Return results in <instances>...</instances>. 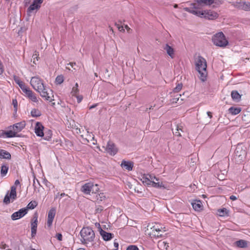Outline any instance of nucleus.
Wrapping results in <instances>:
<instances>
[{
	"label": "nucleus",
	"mask_w": 250,
	"mask_h": 250,
	"mask_svg": "<svg viewBox=\"0 0 250 250\" xmlns=\"http://www.w3.org/2000/svg\"><path fill=\"white\" fill-rule=\"evenodd\" d=\"M183 9L185 11L209 20H214L219 16L217 12L210 10L204 11L194 10L187 7H185Z\"/></svg>",
	"instance_id": "obj_1"
},
{
	"label": "nucleus",
	"mask_w": 250,
	"mask_h": 250,
	"mask_svg": "<svg viewBox=\"0 0 250 250\" xmlns=\"http://www.w3.org/2000/svg\"><path fill=\"white\" fill-rule=\"evenodd\" d=\"M196 70L200 75V79L202 82L207 79V62L202 56H198L195 63Z\"/></svg>",
	"instance_id": "obj_2"
},
{
	"label": "nucleus",
	"mask_w": 250,
	"mask_h": 250,
	"mask_svg": "<svg viewBox=\"0 0 250 250\" xmlns=\"http://www.w3.org/2000/svg\"><path fill=\"white\" fill-rule=\"evenodd\" d=\"M80 235L82 237L81 241L83 244L93 241L95 237L94 230L90 227H83L80 231Z\"/></svg>",
	"instance_id": "obj_3"
},
{
	"label": "nucleus",
	"mask_w": 250,
	"mask_h": 250,
	"mask_svg": "<svg viewBox=\"0 0 250 250\" xmlns=\"http://www.w3.org/2000/svg\"><path fill=\"white\" fill-rule=\"evenodd\" d=\"M212 41L214 44L221 47H225L229 44L228 41L222 32L214 35L212 37Z\"/></svg>",
	"instance_id": "obj_4"
},
{
	"label": "nucleus",
	"mask_w": 250,
	"mask_h": 250,
	"mask_svg": "<svg viewBox=\"0 0 250 250\" xmlns=\"http://www.w3.org/2000/svg\"><path fill=\"white\" fill-rule=\"evenodd\" d=\"M247 155L246 147L241 145L238 144L235 149L234 159L238 163H241L245 159Z\"/></svg>",
	"instance_id": "obj_5"
},
{
	"label": "nucleus",
	"mask_w": 250,
	"mask_h": 250,
	"mask_svg": "<svg viewBox=\"0 0 250 250\" xmlns=\"http://www.w3.org/2000/svg\"><path fill=\"white\" fill-rule=\"evenodd\" d=\"M30 83L33 88L37 91L43 89V87L45 86L43 80L37 76L32 77Z\"/></svg>",
	"instance_id": "obj_6"
},
{
	"label": "nucleus",
	"mask_w": 250,
	"mask_h": 250,
	"mask_svg": "<svg viewBox=\"0 0 250 250\" xmlns=\"http://www.w3.org/2000/svg\"><path fill=\"white\" fill-rule=\"evenodd\" d=\"M38 92L40 94L41 96L44 98L45 100L50 102L54 100L52 98L54 97L53 91L49 88H47L45 86L43 87V89L39 90Z\"/></svg>",
	"instance_id": "obj_7"
},
{
	"label": "nucleus",
	"mask_w": 250,
	"mask_h": 250,
	"mask_svg": "<svg viewBox=\"0 0 250 250\" xmlns=\"http://www.w3.org/2000/svg\"><path fill=\"white\" fill-rule=\"evenodd\" d=\"M164 229H165V227H163L158 224H156L151 228L152 234L157 237H162L163 236V233L166 231Z\"/></svg>",
	"instance_id": "obj_8"
},
{
	"label": "nucleus",
	"mask_w": 250,
	"mask_h": 250,
	"mask_svg": "<svg viewBox=\"0 0 250 250\" xmlns=\"http://www.w3.org/2000/svg\"><path fill=\"white\" fill-rule=\"evenodd\" d=\"M38 226V215L37 213L34 214L33 217L31 221V236L34 237L36 235Z\"/></svg>",
	"instance_id": "obj_9"
},
{
	"label": "nucleus",
	"mask_w": 250,
	"mask_h": 250,
	"mask_svg": "<svg viewBox=\"0 0 250 250\" xmlns=\"http://www.w3.org/2000/svg\"><path fill=\"white\" fill-rule=\"evenodd\" d=\"M43 0H33L32 3L29 6L27 10L28 14L32 13L35 10H38L40 8Z\"/></svg>",
	"instance_id": "obj_10"
},
{
	"label": "nucleus",
	"mask_w": 250,
	"mask_h": 250,
	"mask_svg": "<svg viewBox=\"0 0 250 250\" xmlns=\"http://www.w3.org/2000/svg\"><path fill=\"white\" fill-rule=\"evenodd\" d=\"M235 7L245 11L250 10V2H246L245 1H236L234 3Z\"/></svg>",
	"instance_id": "obj_11"
},
{
	"label": "nucleus",
	"mask_w": 250,
	"mask_h": 250,
	"mask_svg": "<svg viewBox=\"0 0 250 250\" xmlns=\"http://www.w3.org/2000/svg\"><path fill=\"white\" fill-rule=\"evenodd\" d=\"M27 213V209L22 208L19 209L18 211L13 213L11 215V219L13 220H18L23 217Z\"/></svg>",
	"instance_id": "obj_12"
},
{
	"label": "nucleus",
	"mask_w": 250,
	"mask_h": 250,
	"mask_svg": "<svg viewBox=\"0 0 250 250\" xmlns=\"http://www.w3.org/2000/svg\"><path fill=\"white\" fill-rule=\"evenodd\" d=\"M44 127L41 122H37L35 127V132L37 136L42 137L44 136Z\"/></svg>",
	"instance_id": "obj_13"
},
{
	"label": "nucleus",
	"mask_w": 250,
	"mask_h": 250,
	"mask_svg": "<svg viewBox=\"0 0 250 250\" xmlns=\"http://www.w3.org/2000/svg\"><path fill=\"white\" fill-rule=\"evenodd\" d=\"M94 185L91 183H87L83 185L81 188V190L85 194H90V192L92 191L94 193Z\"/></svg>",
	"instance_id": "obj_14"
},
{
	"label": "nucleus",
	"mask_w": 250,
	"mask_h": 250,
	"mask_svg": "<svg viewBox=\"0 0 250 250\" xmlns=\"http://www.w3.org/2000/svg\"><path fill=\"white\" fill-rule=\"evenodd\" d=\"M106 150L111 155H114L118 152V149L116 147L115 145L110 141H109L107 144Z\"/></svg>",
	"instance_id": "obj_15"
},
{
	"label": "nucleus",
	"mask_w": 250,
	"mask_h": 250,
	"mask_svg": "<svg viewBox=\"0 0 250 250\" xmlns=\"http://www.w3.org/2000/svg\"><path fill=\"white\" fill-rule=\"evenodd\" d=\"M13 79L15 82L18 84L19 87L24 93H25L30 89L29 87H27L23 82L21 81L19 77L14 75Z\"/></svg>",
	"instance_id": "obj_16"
},
{
	"label": "nucleus",
	"mask_w": 250,
	"mask_h": 250,
	"mask_svg": "<svg viewBox=\"0 0 250 250\" xmlns=\"http://www.w3.org/2000/svg\"><path fill=\"white\" fill-rule=\"evenodd\" d=\"M100 234L102 236L103 240L105 241H109L114 237V234L107 232L103 230L101 228H100Z\"/></svg>",
	"instance_id": "obj_17"
},
{
	"label": "nucleus",
	"mask_w": 250,
	"mask_h": 250,
	"mask_svg": "<svg viewBox=\"0 0 250 250\" xmlns=\"http://www.w3.org/2000/svg\"><path fill=\"white\" fill-rule=\"evenodd\" d=\"M134 163L131 161H126L125 160H123L122 163L121 164V166L122 168H125V169L128 170V171H131L132 170L133 167Z\"/></svg>",
	"instance_id": "obj_18"
},
{
	"label": "nucleus",
	"mask_w": 250,
	"mask_h": 250,
	"mask_svg": "<svg viewBox=\"0 0 250 250\" xmlns=\"http://www.w3.org/2000/svg\"><path fill=\"white\" fill-rule=\"evenodd\" d=\"M25 126V122H21L18 123H16L13 125L12 128L14 130V131H16V133L21 131ZM12 127V126H10V127Z\"/></svg>",
	"instance_id": "obj_19"
},
{
	"label": "nucleus",
	"mask_w": 250,
	"mask_h": 250,
	"mask_svg": "<svg viewBox=\"0 0 250 250\" xmlns=\"http://www.w3.org/2000/svg\"><path fill=\"white\" fill-rule=\"evenodd\" d=\"M164 49L167 51V54L171 59L174 58V50L171 46L167 43L164 47Z\"/></svg>",
	"instance_id": "obj_20"
},
{
	"label": "nucleus",
	"mask_w": 250,
	"mask_h": 250,
	"mask_svg": "<svg viewBox=\"0 0 250 250\" xmlns=\"http://www.w3.org/2000/svg\"><path fill=\"white\" fill-rule=\"evenodd\" d=\"M25 94L27 97L32 101L35 103L38 102L36 94L30 89H29Z\"/></svg>",
	"instance_id": "obj_21"
},
{
	"label": "nucleus",
	"mask_w": 250,
	"mask_h": 250,
	"mask_svg": "<svg viewBox=\"0 0 250 250\" xmlns=\"http://www.w3.org/2000/svg\"><path fill=\"white\" fill-rule=\"evenodd\" d=\"M182 97L181 95H176V96H174V97L170 100V102L171 104H176L177 103L179 104H181L183 103V101L184 100V98H181L180 99V98Z\"/></svg>",
	"instance_id": "obj_22"
},
{
	"label": "nucleus",
	"mask_w": 250,
	"mask_h": 250,
	"mask_svg": "<svg viewBox=\"0 0 250 250\" xmlns=\"http://www.w3.org/2000/svg\"><path fill=\"white\" fill-rule=\"evenodd\" d=\"M193 209L196 211H200L203 209V205L201 201L196 200L192 203Z\"/></svg>",
	"instance_id": "obj_23"
},
{
	"label": "nucleus",
	"mask_w": 250,
	"mask_h": 250,
	"mask_svg": "<svg viewBox=\"0 0 250 250\" xmlns=\"http://www.w3.org/2000/svg\"><path fill=\"white\" fill-rule=\"evenodd\" d=\"M11 158V155L9 152L4 149H0V159L10 160Z\"/></svg>",
	"instance_id": "obj_24"
},
{
	"label": "nucleus",
	"mask_w": 250,
	"mask_h": 250,
	"mask_svg": "<svg viewBox=\"0 0 250 250\" xmlns=\"http://www.w3.org/2000/svg\"><path fill=\"white\" fill-rule=\"evenodd\" d=\"M231 96L233 100L237 102L240 101L241 98V95L237 90L232 91L231 93Z\"/></svg>",
	"instance_id": "obj_25"
},
{
	"label": "nucleus",
	"mask_w": 250,
	"mask_h": 250,
	"mask_svg": "<svg viewBox=\"0 0 250 250\" xmlns=\"http://www.w3.org/2000/svg\"><path fill=\"white\" fill-rule=\"evenodd\" d=\"M4 134V137L6 138H13L17 137V134L16 131L13 130H8V131H4L3 132Z\"/></svg>",
	"instance_id": "obj_26"
},
{
	"label": "nucleus",
	"mask_w": 250,
	"mask_h": 250,
	"mask_svg": "<svg viewBox=\"0 0 250 250\" xmlns=\"http://www.w3.org/2000/svg\"><path fill=\"white\" fill-rule=\"evenodd\" d=\"M235 245L240 248H246L248 247L247 241L244 240H239L235 242Z\"/></svg>",
	"instance_id": "obj_27"
},
{
	"label": "nucleus",
	"mask_w": 250,
	"mask_h": 250,
	"mask_svg": "<svg viewBox=\"0 0 250 250\" xmlns=\"http://www.w3.org/2000/svg\"><path fill=\"white\" fill-rule=\"evenodd\" d=\"M241 108L239 107L231 106L229 109V113H231L232 115H234L239 114L241 111Z\"/></svg>",
	"instance_id": "obj_28"
},
{
	"label": "nucleus",
	"mask_w": 250,
	"mask_h": 250,
	"mask_svg": "<svg viewBox=\"0 0 250 250\" xmlns=\"http://www.w3.org/2000/svg\"><path fill=\"white\" fill-rule=\"evenodd\" d=\"M141 181L144 185L151 186L152 181L148 178L147 175L144 174L142 176Z\"/></svg>",
	"instance_id": "obj_29"
},
{
	"label": "nucleus",
	"mask_w": 250,
	"mask_h": 250,
	"mask_svg": "<svg viewBox=\"0 0 250 250\" xmlns=\"http://www.w3.org/2000/svg\"><path fill=\"white\" fill-rule=\"evenodd\" d=\"M43 139L46 141H50L52 136V131L49 129H45L44 131Z\"/></svg>",
	"instance_id": "obj_30"
},
{
	"label": "nucleus",
	"mask_w": 250,
	"mask_h": 250,
	"mask_svg": "<svg viewBox=\"0 0 250 250\" xmlns=\"http://www.w3.org/2000/svg\"><path fill=\"white\" fill-rule=\"evenodd\" d=\"M211 0H195L199 5L204 6V5H211Z\"/></svg>",
	"instance_id": "obj_31"
},
{
	"label": "nucleus",
	"mask_w": 250,
	"mask_h": 250,
	"mask_svg": "<svg viewBox=\"0 0 250 250\" xmlns=\"http://www.w3.org/2000/svg\"><path fill=\"white\" fill-rule=\"evenodd\" d=\"M217 212L218 214L220 216H225L229 215V211L227 210V208H224L218 209Z\"/></svg>",
	"instance_id": "obj_32"
},
{
	"label": "nucleus",
	"mask_w": 250,
	"mask_h": 250,
	"mask_svg": "<svg viewBox=\"0 0 250 250\" xmlns=\"http://www.w3.org/2000/svg\"><path fill=\"white\" fill-rule=\"evenodd\" d=\"M151 186L153 187L165 189L166 188L162 182L160 183L158 181H157V182H155L154 181H152Z\"/></svg>",
	"instance_id": "obj_33"
},
{
	"label": "nucleus",
	"mask_w": 250,
	"mask_h": 250,
	"mask_svg": "<svg viewBox=\"0 0 250 250\" xmlns=\"http://www.w3.org/2000/svg\"><path fill=\"white\" fill-rule=\"evenodd\" d=\"M38 205V203L36 201H32L30 203H28L27 207L26 208H25L27 209V212H28V210L29 209H33L35 208Z\"/></svg>",
	"instance_id": "obj_34"
},
{
	"label": "nucleus",
	"mask_w": 250,
	"mask_h": 250,
	"mask_svg": "<svg viewBox=\"0 0 250 250\" xmlns=\"http://www.w3.org/2000/svg\"><path fill=\"white\" fill-rule=\"evenodd\" d=\"M95 201L99 203L101 201H103L105 199V196L104 193H100L99 194H96L95 196Z\"/></svg>",
	"instance_id": "obj_35"
},
{
	"label": "nucleus",
	"mask_w": 250,
	"mask_h": 250,
	"mask_svg": "<svg viewBox=\"0 0 250 250\" xmlns=\"http://www.w3.org/2000/svg\"><path fill=\"white\" fill-rule=\"evenodd\" d=\"M9 167L7 166L2 165L0 167V174L2 177L5 176L7 173Z\"/></svg>",
	"instance_id": "obj_36"
},
{
	"label": "nucleus",
	"mask_w": 250,
	"mask_h": 250,
	"mask_svg": "<svg viewBox=\"0 0 250 250\" xmlns=\"http://www.w3.org/2000/svg\"><path fill=\"white\" fill-rule=\"evenodd\" d=\"M31 115L33 117H38L41 116L42 113L38 109L34 108L31 110Z\"/></svg>",
	"instance_id": "obj_37"
},
{
	"label": "nucleus",
	"mask_w": 250,
	"mask_h": 250,
	"mask_svg": "<svg viewBox=\"0 0 250 250\" xmlns=\"http://www.w3.org/2000/svg\"><path fill=\"white\" fill-rule=\"evenodd\" d=\"M56 209L54 208H52L48 212L47 218L54 219Z\"/></svg>",
	"instance_id": "obj_38"
},
{
	"label": "nucleus",
	"mask_w": 250,
	"mask_h": 250,
	"mask_svg": "<svg viewBox=\"0 0 250 250\" xmlns=\"http://www.w3.org/2000/svg\"><path fill=\"white\" fill-rule=\"evenodd\" d=\"M64 81L63 76L62 75L58 76L55 80V83L57 84H62Z\"/></svg>",
	"instance_id": "obj_39"
},
{
	"label": "nucleus",
	"mask_w": 250,
	"mask_h": 250,
	"mask_svg": "<svg viewBox=\"0 0 250 250\" xmlns=\"http://www.w3.org/2000/svg\"><path fill=\"white\" fill-rule=\"evenodd\" d=\"M211 4H215L212 6V8H213L216 7L220 5L223 2V1H222L221 0H211Z\"/></svg>",
	"instance_id": "obj_40"
},
{
	"label": "nucleus",
	"mask_w": 250,
	"mask_h": 250,
	"mask_svg": "<svg viewBox=\"0 0 250 250\" xmlns=\"http://www.w3.org/2000/svg\"><path fill=\"white\" fill-rule=\"evenodd\" d=\"M10 198L11 197L8 192L4 198L3 203L6 205L9 204L10 203Z\"/></svg>",
	"instance_id": "obj_41"
},
{
	"label": "nucleus",
	"mask_w": 250,
	"mask_h": 250,
	"mask_svg": "<svg viewBox=\"0 0 250 250\" xmlns=\"http://www.w3.org/2000/svg\"><path fill=\"white\" fill-rule=\"evenodd\" d=\"M190 5L191 7H189V8H191V9L194 10H198V9H199V5L198 4L194 1V2L191 3L190 4Z\"/></svg>",
	"instance_id": "obj_42"
},
{
	"label": "nucleus",
	"mask_w": 250,
	"mask_h": 250,
	"mask_svg": "<svg viewBox=\"0 0 250 250\" xmlns=\"http://www.w3.org/2000/svg\"><path fill=\"white\" fill-rule=\"evenodd\" d=\"M182 86H183V84L182 83H178V84L177 85L176 87H175L173 89V92L177 93V92H179L181 90Z\"/></svg>",
	"instance_id": "obj_43"
},
{
	"label": "nucleus",
	"mask_w": 250,
	"mask_h": 250,
	"mask_svg": "<svg viewBox=\"0 0 250 250\" xmlns=\"http://www.w3.org/2000/svg\"><path fill=\"white\" fill-rule=\"evenodd\" d=\"M104 210V208L101 206H96L95 209V213H100Z\"/></svg>",
	"instance_id": "obj_44"
},
{
	"label": "nucleus",
	"mask_w": 250,
	"mask_h": 250,
	"mask_svg": "<svg viewBox=\"0 0 250 250\" xmlns=\"http://www.w3.org/2000/svg\"><path fill=\"white\" fill-rule=\"evenodd\" d=\"M12 104L14 106L15 112H17L18 109V101L16 99L13 100Z\"/></svg>",
	"instance_id": "obj_45"
},
{
	"label": "nucleus",
	"mask_w": 250,
	"mask_h": 250,
	"mask_svg": "<svg viewBox=\"0 0 250 250\" xmlns=\"http://www.w3.org/2000/svg\"><path fill=\"white\" fill-rule=\"evenodd\" d=\"M126 250H139V249L136 245H130L127 247Z\"/></svg>",
	"instance_id": "obj_46"
},
{
	"label": "nucleus",
	"mask_w": 250,
	"mask_h": 250,
	"mask_svg": "<svg viewBox=\"0 0 250 250\" xmlns=\"http://www.w3.org/2000/svg\"><path fill=\"white\" fill-rule=\"evenodd\" d=\"M79 89L77 87H73L72 89L71 93L73 96L76 95L79 93Z\"/></svg>",
	"instance_id": "obj_47"
},
{
	"label": "nucleus",
	"mask_w": 250,
	"mask_h": 250,
	"mask_svg": "<svg viewBox=\"0 0 250 250\" xmlns=\"http://www.w3.org/2000/svg\"><path fill=\"white\" fill-rule=\"evenodd\" d=\"M16 188L15 186H13L11 187V190L9 195L16 194Z\"/></svg>",
	"instance_id": "obj_48"
},
{
	"label": "nucleus",
	"mask_w": 250,
	"mask_h": 250,
	"mask_svg": "<svg viewBox=\"0 0 250 250\" xmlns=\"http://www.w3.org/2000/svg\"><path fill=\"white\" fill-rule=\"evenodd\" d=\"M147 176H148V178H149L152 181H153V180H154V179H155L156 181H159L158 178H157L154 175L147 174Z\"/></svg>",
	"instance_id": "obj_49"
},
{
	"label": "nucleus",
	"mask_w": 250,
	"mask_h": 250,
	"mask_svg": "<svg viewBox=\"0 0 250 250\" xmlns=\"http://www.w3.org/2000/svg\"><path fill=\"white\" fill-rule=\"evenodd\" d=\"M56 237L59 241H62V235L60 233H57L56 234Z\"/></svg>",
	"instance_id": "obj_50"
},
{
	"label": "nucleus",
	"mask_w": 250,
	"mask_h": 250,
	"mask_svg": "<svg viewBox=\"0 0 250 250\" xmlns=\"http://www.w3.org/2000/svg\"><path fill=\"white\" fill-rule=\"evenodd\" d=\"M53 219L47 218V225L48 227L52 226Z\"/></svg>",
	"instance_id": "obj_51"
},
{
	"label": "nucleus",
	"mask_w": 250,
	"mask_h": 250,
	"mask_svg": "<svg viewBox=\"0 0 250 250\" xmlns=\"http://www.w3.org/2000/svg\"><path fill=\"white\" fill-rule=\"evenodd\" d=\"M38 56H39L38 52L37 51H35L34 54L32 56V58H33L34 60H35L36 58V59H37V60L38 61V59L39 58Z\"/></svg>",
	"instance_id": "obj_52"
},
{
	"label": "nucleus",
	"mask_w": 250,
	"mask_h": 250,
	"mask_svg": "<svg viewBox=\"0 0 250 250\" xmlns=\"http://www.w3.org/2000/svg\"><path fill=\"white\" fill-rule=\"evenodd\" d=\"M3 66L1 61L0 60V75L3 73Z\"/></svg>",
	"instance_id": "obj_53"
},
{
	"label": "nucleus",
	"mask_w": 250,
	"mask_h": 250,
	"mask_svg": "<svg viewBox=\"0 0 250 250\" xmlns=\"http://www.w3.org/2000/svg\"><path fill=\"white\" fill-rule=\"evenodd\" d=\"M94 192L93 193L96 194V192L98 191L99 190V188L98 187V185L96 184V185H94Z\"/></svg>",
	"instance_id": "obj_54"
},
{
	"label": "nucleus",
	"mask_w": 250,
	"mask_h": 250,
	"mask_svg": "<svg viewBox=\"0 0 250 250\" xmlns=\"http://www.w3.org/2000/svg\"><path fill=\"white\" fill-rule=\"evenodd\" d=\"M118 29L121 32H125V29L124 28V27L122 25H121L120 26L118 27Z\"/></svg>",
	"instance_id": "obj_55"
},
{
	"label": "nucleus",
	"mask_w": 250,
	"mask_h": 250,
	"mask_svg": "<svg viewBox=\"0 0 250 250\" xmlns=\"http://www.w3.org/2000/svg\"><path fill=\"white\" fill-rule=\"evenodd\" d=\"M10 197L12 200H15L17 198V193L16 194L10 195Z\"/></svg>",
	"instance_id": "obj_56"
},
{
	"label": "nucleus",
	"mask_w": 250,
	"mask_h": 250,
	"mask_svg": "<svg viewBox=\"0 0 250 250\" xmlns=\"http://www.w3.org/2000/svg\"><path fill=\"white\" fill-rule=\"evenodd\" d=\"M182 127H183L181 125H178L177 126V131L181 130V131L183 132V131L182 130Z\"/></svg>",
	"instance_id": "obj_57"
},
{
	"label": "nucleus",
	"mask_w": 250,
	"mask_h": 250,
	"mask_svg": "<svg viewBox=\"0 0 250 250\" xmlns=\"http://www.w3.org/2000/svg\"><path fill=\"white\" fill-rule=\"evenodd\" d=\"M229 198L230 200L233 201H234L237 199V198L234 195H231Z\"/></svg>",
	"instance_id": "obj_58"
},
{
	"label": "nucleus",
	"mask_w": 250,
	"mask_h": 250,
	"mask_svg": "<svg viewBox=\"0 0 250 250\" xmlns=\"http://www.w3.org/2000/svg\"><path fill=\"white\" fill-rule=\"evenodd\" d=\"M114 246L115 248H116V249H118V247H119V243L118 242H116L115 241H114Z\"/></svg>",
	"instance_id": "obj_59"
},
{
	"label": "nucleus",
	"mask_w": 250,
	"mask_h": 250,
	"mask_svg": "<svg viewBox=\"0 0 250 250\" xmlns=\"http://www.w3.org/2000/svg\"><path fill=\"white\" fill-rule=\"evenodd\" d=\"M60 196H61V198L63 197L64 196H67V197H69V196L67 194H66L64 193H62L60 194Z\"/></svg>",
	"instance_id": "obj_60"
},
{
	"label": "nucleus",
	"mask_w": 250,
	"mask_h": 250,
	"mask_svg": "<svg viewBox=\"0 0 250 250\" xmlns=\"http://www.w3.org/2000/svg\"><path fill=\"white\" fill-rule=\"evenodd\" d=\"M82 99H83V97H82V96H81V97L78 96V97H77L78 102V103H80V102H81V101H82Z\"/></svg>",
	"instance_id": "obj_61"
},
{
	"label": "nucleus",
	"mask_w": 250,
	"mask_h": 250,
	"mask_svg": "<svg viewBox=\"0 0 250 250\" xmlns=\"http://www.w3.org/2000/svg\"><path fill=\"white\" fill-rule=\"evenodd\" d=\"M207 114L208 115V116L210 118H212V113L210 111H208L207 112Z\"/></svg>",
	"instance_id": "obj_62"
},
{
	"label": "nucleus",
	"mask_w": 250,
	"mask_h": 250,
	"mask_svg": "<svg viewBox=\"0 0 250 250\" xmlns=\"http://www.w3.org/2000/svg\"><path fill=\"white\" fill-rule=\"evenodd\" d=\"M97 104H93V105H92L91 106H90L89 107V109H92V108H95V107H96V106H97Z\"/></svg>",
	"instance_id": "obj_63"
},
{
	"label": "nucleus",
	"mask_w": 250,
	"mask_h": 250,
	"mask_svg": "<svg viewBox=\"0 0 250 250\" xmlns=\"http://www.w3.org/2000/svg\"><path fill=\"white\" fill-rule=\"evenodd\" d=\"M20 181L19 180H16L15 182V185L16 186H18L19 185H20Z\"/></svg>",
	"instance_id": "obj_64"
}]
</instances>
